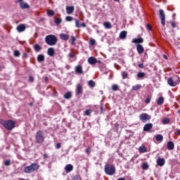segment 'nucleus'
Returning a JSON list of instances; mask_svg holds the SVG:
<instances>
[{
	"instance_id": "obj_1",
	"label": "nucleus",
	"mask_w": 180,
	"mask_h": 180,
	"mask_svg": "<svg viewBox=\"0 0 180 180\" xmlns=\"http://www.w3.org/2000/svg\"><path fill=\"white\" fill-rule=\"evenodd\" d=\"M0 123L2 124V126H4V128L6 129V130H12L15 127V124H16V122L12 120H2Z\"/></svg>"
},
{
	"instance_id": "obj_2",
	"label": "nucleus",
	"mask_w": 180,
	"mask_h": 180,
	"mask_svg": "<svg viewBox=\"0 0 180 180\" xmlns=\"http://www.w3.org/2000/svg\"><path fill=\"white\" fill-rule=\"evenodd\" d=\"M58 39L56 35L49 34L45 37V43L48 44V46H56L57 44Z\"/></svg>"
},
{
	"instance_id": "obj_3",
	"label": "nucleus",
	"mask_w": 180,
	"mask_h": 180,
	"mask_svg": "<svg viewBox=\"0 0 180 180\" xmlns=\"http://www.w3.org/2000/svg\"><path fill=\"white\" fill-rule=\"evenodd\" d=\"M40 168V165L39 164L34 162L31 164L30 166H27L24 168V172L25 174H32V172H34V171H37Z\"/></svg>"
},
{
	"instance_id": "obj_4",
	"label": "nucleus",
	"mask_w": 180,
	"mask_h": 180,
	"mask_svg": "<svg viewBox=\"0 0 180 180\" xmlns=\"http://www.w3.org/2000/svg\"><path fill=\"white\" fill-rule=\"evenodd\" d=\"M44 132L41 130H39L35 135V143L36 144H43L44 143Z\"/></svg>"
},
{
	"instance_id": "obj_5",
	"label": "nucleus",
	"mask_w": 180,
	"mask_h": 180,
	"mask_svg": "<svg viewBox=\"0 0 180 180\" xmlns=\"http://www.w3.org/2000/svg\"><path fill=\"white\" fill-rule=\"evenodd\" d=\"M167 84L169 86H176V85H179L180 84V77L178 75H174L173 77H169L167 79Z\"/></svg>"
},
{
	"instance_id": "obj_6",
	"label": "nucleus",
	"mask_w": 180,
	"mask_h": 180,
	"mask_svg": "<svg viewBox=\"0 0 180 180\" xmlns=\"http://www.w3.org/2000/svg\"><path fill=\"white\" fill-rule=\"evenodd\" d=\"M104 171L107 175H115L116 167L113 165L106 164L104 167Z\"/></svg>"
},
{
	"instance_id": "obj_7",
	"label": "nucleus",
	"mask_w": 180,
	"mask_h": 180,
	"mask_svg": "<svg viewBox=\"0 0 180 180\" xmlns=\"http://www.w3.org/2000/svg\"><path fill=\"white\" fill-rule=\"evenodd\" d=\"M84 94V86L82 84H78L76 86L75 89V95L76 96H79V95H82Z\"/></svg>"
},
{
	"instance_id": "obj_8",
	"label": "nucleus",
	"mask_w": 180,
	"mask_h": 180,
	"mask_svg": "<svg viewBox=\"0 0 180 180\" xmlns=\"http://www.w3.org/2000/svg\"><path fill=\"white\" fill-rule=\"evenodd\" d=\"M159 18L161 20L162 26H165V13H164V10L160 9L159 11Z\"/></svg>"
},
{
	"instance_id": "obj_9",
	"label": "nucleus",
	"mask_w": 180,
	"mask_h": 180,
	"mask_svg": "<svg viewBox=\"0 0 180 180\" xmlns=\"http://www.w3.org/2000/svg\"><path fill=\"white\" fill-rule=\"evenodd\" d=\"M139 119L140 120H142V122H147V120H150V119H151V117H150L147 113H143L140 115Z\"/></svg>"
},
{
	"instance_id": "obj_10",
	"label": "nucleus",
	"mask_w": 180,
	"mask_h": 180,
	"mask_svg": "<svg viewBox=\"0 0 180 180\" xmlns=\"http://www.w3.org/2000/svg\"><path fill=\"white\" fill-rule=\"evenodd\" d=\"M153 123L146 124L143 127V131L150 133V131H151V129H153Z\"/></svg>"
},
{
	"instance_id": "obj_11",
	"label": "nucleus",
	"mask_w": 180,
	"mask_h": 180,
	"mask_svg": "<svg viewBox=\"0 0 180 180\" xmlns=\"http://www.w3.org/2000/svg\"><path fill=\"white\" fill-rule=\"evenodd\" d=\"M156 162L159 167H164L165 165V159L158 157Z\"/></svg>"
},
{
	"instance_id": "obj_12",
	"label": "nucleus",
	"mask_w": 180,
	"mask_h": 180,
	"mask_svg": "<svg viewBox=\"0 0 180 180\" xmlns=\"http://www.w3.org/2000/svg\"><path fill=\"white\" fill-rule=\"evenodd\" d=\"M75 71L76 74H84V70H82V65H78L75 68Z\"/></svg>"
},
{
	"instance_id": "obj_13",
	"label": "nucleus",
	"mask_w": 180,
	"mask_h": 180,
	"mask_svg": "<svg viewBox=\"0 0 180 180\" xmlns=\"http://www.w3.org/2000/svg\"><path fill=\"white\" fill-rule=\"evenodd\" d=\"M88 63L89 64H90L91 65H94V64H96V63H98V59H96V58L95 57H89L88 58Z\"/></svg>"
},
{
	"instance_id": "obj_14",
	"label": "nucleus",
	"mask_w": 180,
	"mask_h": 180,
	"mask_svg": "<svg viewBox=\"0 0 180 180\" xmlns=\"http://www.w3.org/2000/svg\"><path fill=\"white\" fill-rule=\"evenodd\" d=\"M136 50L139 54H143V53H144V47L140 44L136 45Z\"/></svg>"
},
{
	"instance_id": "obj_15",
	"label": "nucleus",
	"mask_w": 180,
	"mask_h": 180,
	"mask_svg": "<svg viewBox=\"0 0 180 180\" xmlns=\"http://www.w3.org/2000/svg\"><path fill=\"white\" fill-rule=\"evenodd\" d=\"M73 169H74V166H72V165L71 164L67 165L65 167V171L67 174L71 172V171H72Z\"/></svg>"
},
{
	"instance_id": "obj_16",
	"label": "nucleus",
	"mask_w": 180,
	"mask_h": 180,
	"mask_svg": "<svg viewBox=\"0 0 180 180\" xmlns=\"http://www.w3.org/2000/svg\"><path fill=\"white\" fill-rule=\"evenodd\" d=\"M75 11V7L74 6H66V13H68V15H71V13H73Z\"/></svg>"
},
{
	"instance_id": "obj_17",
	"label": "nucleus",
	"mask_w": 180,
	"mask_h": 180,
	"mask_svg": "<svg viewBox=\"0 0 180 180\" xmlns=\"http://www.w3.org/2000/svg\"><path fill=\"white\" fill-rule=\"evenodd\" d=\"M17 30L20 33H21V32H25V30H26V25H25V24H20L17 27Z\"/></svg>"
},
{
	"instance_id": "obj_18",
	"label": "nucleus",
	"mask_w": 180,
	"mask_h": 180,
	"mask_svg": "<svg viewBox=\"0 0 180 180\" xmlns=\"http://www.w3.org/2000/svg\"><path fill=\"white\" fill-rule=\"evenodd\" d=\"M175 148V145L174 144V142L169 141L167 144V150H172Z\"/></svg>"
},
{
	"instance_id": "obj_19",
	"label": "nucleus",
	"mask_w": 180,
	"mask_h": 180,
	"mask_svg": "<svg viewBox=\"0 0 180 180\" xmlns=\"http://www.w3.org/2000/svg\"><path fill=\"white\" fill-rule=\"evenodd\" d=\"M47 54L50 57H53L54 54H56V51L54 50V48H49L47 51Z\"/></svg>"
},
{
	"instance_id": "obj_20",
	"label": "nucleus",
	"mask_w": 180,
	"mask_h": 180,
	"mask_svg": "<svg viewBox=\"0 0 180 180\" xmlns=\"http://www.w3.org/2000/svg\"><path fill=\"white\" fill-rule=\"evenodd\" d=\"M127 37V31H122L120 33L119 38L121 39L122 40H124Z\"/></svg>"
},
{
	"instance_id": "obj_21",
	"label": "nucleus",
	"mask_w": 180,
	"mask_h": 180,
	"mask_svg": "<svg viewBox=\"0 0 180 180\" xmlns=\"http://www.w3.org/2000/svg\"><path fill=\"white\" fill-rule=\"evenodd\" d=\"M59 37L61 40L64 41L68 40V39H70V35L64 33L60 34Z\"/></svg>"
},
{
	"instance_id": "obj_22",
	"label": "nucleus",
	"mask_w": 180,
	"mask_h": 180,
	"mask_svg": "<svg viewBox=\"0 0 180 180\" xmlns=\"http://www.w3.org/2000/svg\"><path fill=\"white\" fill-rule=\"evenodd\" d=\"M139 151L140 154L147 153V147H146V146H141L139 148Z\"/></svg>"
},
{
	"instance_id": "obj_23",
	"label": "nucleus",
	"mask_w": 180,
	"mask_h": 180,
	"mask_svg": "<svg viewBox=\"0 0 180 180\" xmlns=\"http://www.w3.org/2000/svg\"><path fill=\"white\" fill-rule=\"evenodd\" d=\"M37 60L38 63H43L44 60H46V58L44 57V55L43 54H39L37 56Z\"/></svg>"
},
{
	"instance_id": "obj_24",
	"label": "nucleus",
	"mask_w": 180,
	"mask_h": 180,
	"mask_svg": "<svg viewBox=\"0 0 180 180\" xmlns=\"http://www.w3.org/2000/svg\"><path fill=\"white\" fill-rule=\"evenodd\" d=\"M143 41H144V39H143V38L139 37V38H135L132 40V43H135V44H140V43H143Z\"/></svg>"
},
{
	"instance_id": "obj_25",
	"label": "nucleus",
	"mask_w": 180,
	"mask_h": 180,
	"mask_svg": "<svg viewBox=\"0 0 180 180\" xmlns=\"http://www.w3.org/2000/svg\"><path fill=\"white\" fill-rule=\"evenodd\" d=\"M63 98H65V99H71V98H72V93L68 91L64 94Z\"/></svg>"
},
{
	"instance_id": "obj_26",
	"label": "nucleus",
	"mask_w": 180,
	"mask_h": 180,
	"mask_svg": "<svg viewBox=\"0 0 180 180\" xmlns=\"http://www.w3.org/2000/svg\"><path fill=\"white\" fill-rule=\"evenodd\" d=\"M20 6L21 8V9H29V8H30V6H29V4H27V3H21L20 4Z\"/></svg>"
},
{
	"instance_id": "obj_27",
	"label": "nucleus",
	"mask_w": 180,
	"mask_h": 180,
	"mask_svg": "<svg viewBox=\"0 0 180 180\" xmlns=\"http://www.w3.org/2000/svg\"><path fill=\"white\" fill-rule=\"evenodd\" d=\"M157 103H158V106H161V105H162V103H164V97H160L158 99Z\"/></svg>"
},
{
	"instance_id": "obj_28",
	"label": "nucleus",
	"mask_w": 180,
	"mask_h": 180,
	"mask_svg": "<svg viewBox=\"0 0 180 180\" xmlns=\"http://www.w3.org/2000/svg\"><path fill=\"white\" fill-rule=\"evenodd\" d=\"M63 22V19L60 18H55L54 23L56 25V26H58L61 22Z\"/></svg>"
},
{
	"instance_id": "obj_29",
	"label": "nucleus",
	"mask_w": 180,
	"mask_h": 180,
	"mask_svg": "<svg viewBox=\"0 0 180 180\" xmlns=\"http://www.w3.org/2000/svg\"><path fill=\"white\" fill-rule=\"evenodd\" d=\"M88 85L89 86H91V88H95L96 84L95 83V82H94V80H89L88 82Z\"/></svg>"
},
{
	"instance_id": "obj_30",
	"label": "nucleus",
	"mask_w": 180,
	"mask_h": 180,
	"mask_svg": "<svg viewBox=\"0 0 180 180\" xmlns=\"http://www.w3.org/2000/svg\"><path fill=\"white\" fill-rule=\"evenodd\" d=\"M156 141H162L164 136L162 134H158L155 137Z\"/></svg>"
},
{
	"instance_id": "obj_31",
	"label": "nucleus",
	"mask_w": 180,
	"mask_h": 180,
	"mask_svg": "<svg viewBox=\"0 0 180 180\" xmlns=\"http://www.w3.org/2000/svg\"><path fill=\"white\" fill-rule=\"evenodd\" d=\"M103 26L105 27V29H110L112 27V24L109 22H103Z\"/></svg>"
},
{
	"instance_id": "obj_32",
	"label": "nucleus",
	"mask_w": 180,
	"mask_h": 180,
	"mask_svg": "<svg viewBox=\"0 0 180 180\" xmlns=\"http://www.w3.org/2000/svg\"><path fill=\"white\" fill-rule=\"evenodd\" d=\"M34 49L35 51L39 52L40 50H41V46L37 44L34 45Z\"/></svg>"
},
{
	"instance_id": "obj_33",
	"label": "nucleus",
	"mask_w": 180,
	"mask_h": 180,
	"mask_svg": "<svg viewBox=\"0 0 180 180\" xmlns=\"http://www.w3.org/2000/svg\"><path fill=\"white\" fill-rule=\"evenodd\" d=\"M141 89V84H136L132 87V91H139Z\"/></svg>"
},
{
	"instance_id": "obj_34",
	"label": "nucleus",
	"mask_w": 180,
	"mask_h": 180,
	"mask_svg": "<svg viewBox=\"0 0 180 180\" xmlns=\"http://www.w3.org/2000/svg\"><path fill=\"white\" fill-rule=\"evenodd\" d=\"M74 20L75 22V27L80 28L82 24L79 22V20H78L77 18H74Z\"/></svg>"
},
{
	"instance_id": "obj_35",
	"label": "nucleus",
	"mask_w": 180,
	"mask_h": 180,
	"mask_svg": "<svg viewBox=\"0 0 180 180\" xmlns=\"http://www.w3.org/2000/svg\"><path fill=\"white\" fill-rule=\"evenodd\" d=\"M122 79H126V78L129 77V73H127V72L126 71H123L122 72Z\"/></svg>"
},
{
	"instance_id": "obj_36",
	"label": "nucleus",
	"mask_w": 180,
	"mask_h": 180,
	"mask_svg": "<svg viewBox=\"0 0 180 180\" xmlns=\"http://www.w3.org/2000/svg\"><path fill=\"white\" fill-rule=\"evenodd\" d=\"M91 113H92V110L91 109H87L84 111V116H90Z\"/></svg>"
},
{
	"instance_id": "obj_37",
	"label": "nucleus",
	"mask_w": 180,
	"mask_h": 180,
	"mask_svg": "<svg viewBox=\"0 0 180 180\" xmlns=\"http://www.w3.org/2000/svg\"><path fill=\"white\" fill-rule=\"evenodd\" d=\"M89 46H95V44H96V41L91 38L89 41Z\"/></svg>"
},
{
	"instance_id": "obj_38",
	"label": "nucleus",
	"mask_w": 180,
	"mask_h": 180,
	"mask_svg": "<svg viewBox=\"0 0 180 180\" xmlns=\"http://www.w3.org/2000/svg\"><path fill=\"white\" fill-rule=\"evenodd\" d=\"M137 77L138 78H144V77H146V73H144L143 72H139L137 74Z\"/></svg>"
},
{
	"instance_id": "obj_39",
	"label": "nucleus",
	"mask_w": 180,
	"mask_h": 180,
	"mask_svg": "<svg viewBox=\"0 0 180 180\" xmlns=\"http://www.w3.org/2000/svg\"><path fill=\"white\" fill-rule=\"evenodd\" d=\"M141 168L145 170L148 169V164L147 162L142 163Z\"/></svg>"
},
{
	"instance_id": "obj_40",
	"label": "nucleus",
	"mask_w": 180,
	"mask_h": 180,
	"mask_svg": "<svg viewBox=\"0 0 180 180\" xmlns=\"http://www.w3.org/2000/svg\"><path fill=\"white\" fill-rule=\"evenodd\" d=\"M111 89L113 90V91H119V85L117 84H112V86H111Z\"/></svg>"
},
{
	"instance_id": "obj_41",
	"label": "nucleus",
	"mask_w": 180,
	"mask_h": 180,
	"mask_svg": "<svg viewBox=\"0 0 180 180\" xmlns=\"http://www.w3.org/2000/svg\"><path fill=\"white\" fill-rule=\"evenodd\" d=\"M14 57H20V52L18 50L13 51Z\"/></svg>"
},
{
	"instance_id": "obj_42",
	"label": "nucleus",
	"mask_w": 180,
	"mask_h": 180,
	"mask_svg": "<svg viewBox=\"0 0 180 180\" xmlns=\"http://www.w3.org/2000/svg\"><path fill=\"white\" fill-rule=\"evenodd\" d=\"M48 16H54V11L53 10H49L47 11Z\"/></svg>"
},
{
	"instance_id": "obj_43",
	"label": "nucleus",
	"mask_w": 180,
	"mask_h": 180,
	"mask_svg": "<svg viewBox=\"0 0 180 180\" xmlns=\"http://www.w3.org/2000/svg\"><path fill=\"white\" fill-rule=\"evenodd\" d=\"M4 163L6 167H9L11 165V160H4Z\"/></svg>"
},
{
	"instance_id": "obj_44",
	"label": "nucleus",
	"mask_w": 180,
	"mask_h": 180,
	"mask_svg": "<svg viewBox=\"0 0 180 180\" xmlns=\"http://www.w3.org/2000/svg\"><path fill=\"white\" fill-rule=\"evenodd\" d=\"M162 122L163 124H168L169 123V118H164Z\"/></svg>"
},
{
	"instance_id": "obj_45",
	"label": "nucleus",
	"mask_w": 180,
	"mask_h": 180,
	"mask_svg": "<svg viewBox=\"0 0 180 180\" xmlns=\"http://www.w3.org/2000/svg\"><path fill=\"white\" fill-rule=\"evenodd\" d=\"M72 20H74L72 16L68 15L65 17L66 22H72Z\"/></svg>"
},
{
	"instance_id": "obj_46",
	"label": "nucleus",
	"mask_w": 180,
	"mask_h": 180,
	"mask_svg": "<svg viewBox=\"0 0 180 180\" xmlns=\"http://www.w3.org/2000/svg\"><path fill=\"white\" fill-rule=\"evenodd\" d=\"M71 39H72L71 44L72 46H74V44H75V41L77 40V39L74 36H72Z\"/></svg>"
},
{
	"instance_id": "obj_47",
	"label": "nucleus",
	"mask_w": 180,
	"mask_h": 180,
	"mask_svg": "<svg viewBox=\"0 0 180 180\" xmlns=\"http://www.w3.org/2000/svg\"><path fill=\"white\" fill-rule=\"evenodd\" d=\"M150 102H151V97L148 96L146 100H145V103L146 104L150 103Z\"/></svg>"
},
{
	"instance_id": "obj_48",
	"label": "nucleus",
	"mask_w": 180,
	"mask_h": 180,
	"mask_svg": "<svg viewBox=\"0 0 180 180\" xmlns=\"http://www.w3.org/2000/svg\"><path fill=\"white\" fill-rule=\"evenodd\" d=\"M86 153L87 154V155H89L91 154V147H88L86 149Z\"/></svg>"
},
{
	"instance_id": "obj_49",
	"label": "nucleus",
	"mask_w": 180,
	"mask_h": 180,
	"mask_svg": "<svg viewBox=\"0 0 180 180\" xmlns=\"http://www.w3.org/2000/svg\"><path fill=\"white\" fill-rule=\"evenodd\" d=\"M69 57H70V58H74V57H75V53H74V52H70V53H69Z\"/></svg>"
},
{
	"instance_id": "obj_50",
	"label": "nucleus",
	"mask_w": 180,
	"mask_h": 180,
	"mask_svg": "<svg viewBox=\"0 0 180 180\" xmlns=\"http://www.w3.org/2000/svg\"><path fill=\"white\" fill-rule=\"evenodd\" d=\"M169 23H170L172 27H173V29L176 27V24L175 22L170 21Z\"/></svg>"
},
{
	"instance_id": "obj_51",
	"label": "nucleus",
	"mask_w": 180,
	"mask_h": 180,
	"mask_svg": "<svg viewBox=\"0 0 180 180\" xmlns=\"http://www.w3.org/2000/svg\"><path fill=\"white\" fill-rule=\"evenodd\" d=\"M146 27L148 30H150V31L153 30V27L150 24H147Z\"/></svg>"
},
{
	"instance_id": "obj_52",
	"label": "nucleus",
	"mask_w": 180,
	"mask_h": 180,
	"mask_svg": "<svg viewBox=\"0 0 180 180\" xmlns=\"http://www.w3.org/2000/svg\"><path fill=\"white\" fill-rule=\"evenodd\" d=\"M56 150H58V149L61 148V143H58L56 145Z\"/></svg>"
},
{
	"instance_id": "obj_53",
	"label": "nucleus",
	"mask_w": 180,
	"mask_h": 180,
	"mask_svg": "<svg viewBox=\"0 0 180 180\" xmlns=\"http://www.w3.org/2000/svg\"><path fill=\"white\" fill-rule=\"evenodd\" d=\"M29 81L33 82L34 81V77H33V76H30Z\"/></svg>"
},
{
	"instance_id": "obj_54",
	"label": "nucleus",
	"mask_w": 180,
	"mask_h": 180,
	"mask_svg": "<svg viewBox=\"0 0 180 180\" xmlns=\"http://www.w3.org/2000/svg\"><path fill=\"white\" fill-rule=\"evenodd\" d=\"M138 66L139 68H144V64L143 63L138 64Z\"/></svg>"
},
{
	"instance_id": "obj_55",
	"label": "nucleus",
	"mask_w": 180,
	"mask_h": 180,
	"mask_svg": "<svg viewBox=\"0 0 180 180\" xmlns=\"http://www.w3.org/2000/svg\"><path fill=\"white\" fill-rule=\"evenodd\" d=\"M81 27H86V24L85 22L82 23Z\"/></svg>"
},
{
	"instance_id": "obj_56",
	"label": "nucleus",
	"mask_w": 180,
	"mask_h": 180,
	"mask_svg": "<svg viewBox=\"0 0 180 180\" xmlns=\"http://www.w3.org/2000/svg\"><path fill=\"white\" fill-rule=\"evenodd\" d=\"M101 113H103V107L101 105Z\"/></svg>"
},
{
	"instance_id": "obj_57",
	"label": "nucleus",
	"mask_w": 180,
	"mask_h": 180,
	"mask_svg": "<svg viewBox=\"0 0 180 180\" xmlns=\"http://www.w3.org/2000/svg\"><path fill=\"white\" fill-rule=\"evenodd\" d=\"M44 158H49V155H47V154H44Z\"/></svg>"
},
{
	"instance_id": "obj_58",
	"label": "nucleus",
	"mask_w": 180,
	"mask_h": 180,
	"mask_svg": "<svg viewBox=\"0 0 180 180\" xmlns=\"http://www.w3.org/2000/svg\"><path fill=\"white\" fill-rule=\"evenodd\" d=\"M115 127H116V129L119 127V124L117 122L115 124Z\"/></svg>"
},
{
	"instance_id": "obj_59",
	"label": "nucleus",
	"mask_w": 180,
	"mask_h": 180,
	"mask_svg": "<svg viewBox=\"0 0 180 180\" xmlns=\"http://www.w3.org/2000/svg\"><path fill=\"white\" fill-rule=\"evenodd\" d=\"M44 81H45L46 82H48V81H49V77H44Z\"/></svg>"
},
{
	"instance_id": "obj_60",
	"label": "nucleus",
	"mask_w": 180,
	"mask_h": 180,
	"mask_svg": "<svg viewBox=\"0 0 180 180\" xmlns=\"http://www.w3.org/2000/svg\"><path fill=\"white\" fill-rule=\"evenodd\" d=\"M18 2L20 4H23V0H18Z\"/></svg>"
},
{
	"instance_id": "obj_61",
	"label": "nucleus",
	"mask_w": 180,
	"mask_h": 180,
	"mask_svg": "<svg viewBox=\"0 0 180 180\" xmlns=\"http://www.w3.org/2000/svg\"><path fill=\"white\" fill-rule=\"evenodd\" d=\"M163 57L165 60H168V57L167 56V55H163Z\"/></svg>"
},
{
	"instance_id": "obj_62",
	"label": "nucleus",
	"mask_w": 180,
	"mask_h": 180,
	"mask_svg": "<svg viewBox=\"0 0 180 180\" xmlns=\"http://www.w3.org/2000/svg\"><path fill=\"white\" fill-rule=\"evenodd\" d=\"M177 134H178V136H180V129L177 130Z\"/></svg>"
},
{
	"instance_id": "obj_63",
	"label": "nucleus",
	"mask_w": 180,
	"mask_h": 180,
	"mask_svg": "<svg viewBox=\"0 0 180 180\" xmlns=\"http://www.w3.org/2000/svg\"><path fill=\"white\" fill-rule=\"evenodd\" d=\"M73 180H78V176H75L73 178Z\"/></svg>"
},
{
	"instance_id": "obj_64",
	"label": "nucleus",
	"mask_w": 180,
	"mask_h": 180,
	"mask_svg": "<svg viewBox=\"0 0 180 180\" xmlns=\"http://www.w3.org/2000/svg\"><path fill=\"white\" fill-rule=\"evenodd\" d=\"M29 105L30 106H33V103H30Z\"/></svg>"
}]
</instances>
